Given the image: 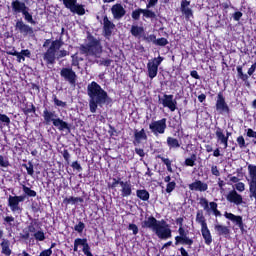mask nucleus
<instances>
[{"mask_svg": "<svg viewBox=\"0 0 256 256\" xmlns=\"http://www.w3.org/2000/svg\"><path fill=\"white\" fill-rule=\"evenodd\" d=\"M33 237L36 241H45V232H43V230H38L33 234Z\"/></svg>", "mask_w": 256, "mask_h": 256, "instance_id": "09e8293b", "label": "nucleus"}, {"mask_svg": "<svg viewBox=\"0 0 256 256\" xmlns=\"http://www.w3.org/2000/svg\"><path fill=\"white\" fill-rule=\"evenodd\" d=\"M111 13L113 15V19L119 21L125 17L127 10H125L121 3H116L111 7Z\"/></svg>", "mask_w": 256, "mask_h": 256, "instance_id": "412c9836", "label": "nucleus"}, {"mask_svg": "<svg viewBox=\"0 0 256 256\" xmlns=\"http://www.w3.org/2000/svg\"><path fill=\"white\" fill-rule=\"evenodd\" d=\"M22 191L25 197H37V192L32 190L30 187H27L26 185L22 186Z\"/></svg>", "mask_w": 256, "mask_h": 256, "instance_id": "58836bf2", "label": "nucleus"}, {"mask_svg": "<svg viewBox=\"0 0 256 256\" xmlns=\"http://www.w3.org/2000/svg\"><path fill=\"white\" fill-rule=\"evenodd\" d=\"M183 217H179L176 219V225H179V229H178V236H175V242L174 245H187L188 249H191V247L193 246V243H195V241L193 240V238H190L189 236H187V231H185V228L183 227Z\"/></svg>", "mask_w": 256, "mask_h": 256, "instance_id": "0eeeda50", "label": "nucleus"}, {"mask_svg": "<svg viewBox=\"0 0 256 256\" xmlns=\"http://www.w3.org/2000/svg\"><path fill=\"white\" fill-rule=\"evenodd\" d=\"M234 21H241V17H243V12L241 11H236L234 12V14L232 15Z\"/></svg>", "mask_w": 256, "mask_h": 256, "instance_id": "680f3d73", "label": "nucleus"}, {"mask_svg": "<svg viewBox=\"0 0 256 256\" xmlns=\"http://www.w3.org/2000/svg\"><path fill=\"white\" fill-rule=\"evenodd\" d=\"M121 197H131L133 194V186L129 182H121Z\"/></svg>", "mask_w": 256, "mask_h": 256, "instance_id": "cd10ccee", "label": "nucleus"}, {"mask_svg": "<svg viewBox=\"0 0 256 256\" xmlns=\"http://www.w3.org/2000/svg\"><path fill=\"white\" fill-rule=\"evenodd\" d=\"M226 200L228 203H233L234 205H242L243 204V196L238 194L236 190H231L226 195Z\"/></svg>", "mask_w": 256, "mask_h": 256, "instance_id": "5701e85b", "label": "nucleus"}, {"mask_svg": "<svg viewBox=\"0 0 256 256\" xmlns=\"http://www.w3.org/2000/svg\"><path fill=\"white\" fill-rule=\"evenodd\" d=\"M141 15L145 17V19H157V14L150 9H142V8H137L132 11L131 17L133 21H139L141 19Z\"/></svg>", "mask_w": 256, "mask_h": 256, "instance_id": "f8f14e48", "label": "nucleus"}, {"mask_svg": "<svg viewBox=\"0 0 256 256\" xmlns=\"http://www.w3.org/2000/svg\"><path fill=\"white\" fill-rule=\"evenodd\" d=\"M113 31H115V23L109 20V17L105 15L103 17V36L109 39V37L113 35Z\"/></svg>", "mask_w": 256, "mask_h": 256, "instance_id": "aec40b11", "label": "nucleus"}, {"mask_svg": "<svg viewBox=\"0 0 256 256\" xmlns=\"http://www.w3.org/2000/svg\"><path fill=\"white\" fill-rule=\"evenodd\" d=\"M62 3L66 9H69L71 13H76V15H85V6L83 4H78L77 0H62Z\"/></svg>", "mask_w": 256, "mask_h": 256, "instance_id": "9d476101", "label": "nucleus"}, {"mask_svg": "<svg viewBox=\"0 0 256 256\" xmlns=\"http://www.w3.org/2000/svg\"><path fill=\"white\" fill-rule=\"evenodd\" d=\"M141 141H147V133L145 132L144 128L141 130H134L133 145L137 147V145H141Z\"/></svg>", "mask_w": 256, "mask_h": 256, "instance_id": "a878e982", "label": "nucleus"}, {"mask_svg": "<svg viewBox=\"0 0 256 256\" xmlns=\"http://www.w3.org/2000/svg\"><path fill=\"white\" fill-rule=\"evenodd\" d=\"M196 223H198V225H201V228L207 227V219L203 214V210H198L196 212Z\"/></svg>", "mask_w": 256, "mask_h": 256, "instance_id": "f704fd0d", "label": "nucleus"}, {"mask_svg": "<svg viewBox=\"0 0 256 256\" xmlns=\"http://www.w3.org/2000/svg\"><path fill=\"white\" fill-rule=\"evenodd\" d=\"M159 3V0H148V3L146 4V9H151V7H155Z\"/></svg>", "mask_w": 256, "mask_h": 256, "instance_id": "69168bd1", "label": "nucleus"}, {"mask_svg": "<svg viewBox=\"0 0 256 256\" xmlns=\"http://www.w3.org/2000/svg\"><path fill=\"white\" fill-rule=\"evenodd\" d=\"M199 204L201 205V207H203L205 211H209V201L207 200V198H200Z\"/></svg>", "mask_w": 256, "mask_h": 256, "instance_id": "5fc2aeb1", "label": "nucleus"}, {"mask_svg": "<svg viewBox=\"0 0 256 256\" xmlns=\"http://www.w3.org/2000/svg\"><path fill=\"white\" fill-rule=\"evenodd\" d=\"M69 55V51L67 50H60L56 59H63V57H67Z\"/></svg>", "mask_w": 256, "mask_h": 256, "instance_id": "0e129e2a", "label": "nucleus"}, {"mask_svg": "<svg viewBox=\"0 0 256 256\" xmlns=\"http://www.w3.org/2000/svg\"><path fill=\"white\" fill-rule=\"evenodd\" d=\"M163 59L162 56H158L147 63V75L149 79H155V77H157V74L159 73V65L163 63Z\"/></svg>", "mask_w": 256, "mask_h": 256, "instance_id": "1a4fd4ad", "label": "nucleus"}, {"mask_svg": "<svg viewBox=\"0 0 256 256\" xmlns=\"http://www.w3.org/2000/svg\"><path fill=\"white\" fill-rule=\"evenodd\" d=\"M246 137H249L250 139H256V131L252 128H248L245 130Z\"/></svg>", "mask_w": 256, "mask_h": 256, "instance_id": "4d7b16f0", "label": "nucleus"}, {"mask_svg": "<svg viewBox=\"0 0 256 256\" xmlns=\"http://www.w3.org/2000/svg\"><path fill=\"white\" fill-rule=\"evenodd\" d=\"M155 45L157 47H166V45H169V40H167L165 37L158 38L156 39Z\"/></svg>", "mask_w": 256, "mask_h": 256, "instance_id": "a18cd8bd", "label": "nucleus"}, {"mask_svg": "<svg viewBox=\"0 0 256 256\" xmlns=\"http://www.w3.org/2000/svg\"><path fill=\"white\" fill-rule=\"evenodd\" d=\"M9 160L5 159L3 155H0V167H9Z\"/></svg>", "mask_w": 256, "mask_h": 256, "instance_id": "052dcab7", "label": "nucleus"}, {"mask_svg": "<svg viewBox=\"0 0 256 256\" xmlns=\"http://www.w3.org/2000/svg\"><path fill=\"white\" fill-rule=\"evenodd\" d=\"M215 135L217 137V140L221 143V145H224V148L227 149V147H229V142L227 140V137L223 133V129L221 127L216 128Z\"/></svg>", "mask_w": 256, "mask_h": 256, "instance_id": "c85d7f7f", "label": "nucleus"}, {"mask_svg": "<svg viewBox=\"0 0 256 256\" xmlns=\"http://www.w3.org/2000/svg\"><path fill=\"white\" fill-rule=\"evenodd\" d=\"M88 43L80 45V53L81 55H85V57H95L99 59L103 54V45L101 44V40L97 39L95 36L89 34L87 36Z\"/></svg>", "mask_w": 256, "mask_h": 256, "instance_id": "7ed1b4c3", "label": "nucleus"}, {"mask_svg": "<svg viewBox=\"0 0 256 256\" xmlns=\"http://www.w3.org/2000/svg\"><path fill=\"white\" fill-rule=\"evenodd\" d=\"M130 33L132 37H143L145 35V28L143 26L132 25Z\"/></svg>", "mask_w": 256, "mask_h": 256, "instance_id": "473e14b6", "label": "nucleus"}, {"mask_svg": "<svg viewBox=\"0 0 256 256\" xmlns=\"http://www.w3.org/2000/svg\"><path fill=\"white\" fill-rule=\"evenodd\" d=\"M0 247L2 248L1 253L6 256H11V242L8 239H2V242L0 243Z\"/></svg>", "mask_w": 256, "mask_h": 256, "instance_id": "2f4dec72", "label": "nucleus"}, {"mask_svg": "<svg viewBox=\"0 0 256 256\" xmlns=\"http://www.w3.org/2000/svg\"><path fill=\"white\" fill-rule=\"evenodd\" d=\"M83 201L84 200L81 197L70 196L69 198H65L63 203H65V205H76V203H83Z\"/></svg>", "mask_w": 256, "mask_h": 256, "instance_id": "c9c22d12", "label": "nucleus"}, {"mask_svg": "<svg viewBox=\"0 0 256 256\" xmlns=\"http://www.w3.org/2000/svg\"><path fill=\"white\" fill-rule=\"evenodd\" d=\"M72 169H74V171H78L79 173H81V171H83V167H81V164H79L78 161H74L71 164Z\"/></svg>", "mask_w": 256, "mask_h": 256, "instance_id": "13d9d810", "label": "nucleus"}, {"mask_svg": "<svg viewBox=\"0 0 256 256\" xmlns=\"http://www.w3.org/2000/svg\"><path fill=\"white\" fill-rule=\"evenodd\" d=\"M62 156H63V159L65 160V162L67 163V165H69V163L71 161V154H69V150L64 149L62 151Z\"/></svg>", "mask_w": 256, "mask_h": 256, "instance_id": "6e6d98bb", "label": "nucleus"}, {"mask_svg": "<svg viewBox=\"0 0 256 256\" xmlns=\"http://www.w3.org/2000/svg\"><path fill=\"white\" fill-rule=\"evenodd\" d=\"M36 112H37V108L33 103L30 104V107L23 109L24 115H29V113H36Z\"/></svg>", "mask_w": 256, "mask_h": 256, "instance_id": "8fccbe9b", "label": "nucleus"}, {"mask_svg": "<svg viewBox=\"0 0 256 256\" xmlns=\"http://www.w3.org/2000/svg\"><path fill=\"white\" fill-rule=\"evenodd\" d=\"M0 123H4V127L11 125V118L7 114H0Z\"/></svg>", "mask_w": 256, "mask_h": 256, "instance_id": "c03bdc74", "label": "nucleus"}, {"mask_svg": "<svg viewBox=\"0 0 256 256\" xmlns=\"http://www.w3.org/2000/svg\"><path fill=\"white\" fill-rule=\"evenodd\" d=\"M191 1L182 0L180 3V11L182 15L185 17L186 21H191V19H195L193 14V9H191Z\"/></svg>", "mask_w": 256, "mask_h": 256, "instance_id": "a211bd4d", "label": "nucleus"}, {"mask_svg": "<svg viewBox=\"0 0 256 256\" xmlns=\"http://www.w3.org/2000/svg\"><path fill=\"white\" fill-rule=\"evenodd\" d=\"M211 173H212V175H214V177H220L221 176V172L219 171V168L217 167V165H212L211 166Z\"/></svg>", "mask_w": 256, "mask_h": 256, "instance_id": "bf43d9fd", "label": "nucleus"}, {"mask_svg": "<svg viewBox=\"0 0 256 256\" xmlns=\"http://www.w3.org/2000/svg\"><path fill=\"white\" fill-rule=\"evenodd\" d=\"M236 143H238L240 149H246V147L249 146V144L245 142V137H243V135L237 137Z\"/></svg>", "mask_w": 256, "mask_h": 256, "instance_id": "37998d69", "label": "nucleus"}, {"mask_svg": "<svg viewBox=\"0 0 256 256\" xmlns=\"http://www.w3.org/2000/svg\"><path fill=\"white\" fill-rule=\"evenodd\" d=\"M224 217L235 223L239 227L240 231H245V224L243 223L242 216H237L233 213L225 212Z\"/></svg>", "mask_w": 256, "mask_h": 256, "instance_id": "b1692460", "label": "nucleus"}, {"mask_svg": "<svg viewBox=\"0 0 256 256\" xmlns=\"http://www.w3.org/2000/svg\"><path fill=\"white\" fill-rule=\"evenodd\" d=\"M143 37V41H145L146 43H153V45H155L156 41H157V36L155 34H150V35H142Z\"/></svg>", "mask_w": 256, "mask_h": 256, "instance_id": "79ce46f5", "label": "nucleus"}, {"mask_svg": "<svg viewBox=\"0 0 256 256\" xmlns=\"http://www.w3.org/2000/svg\"><path fill=\"white\" fill-rule=\"evenodd\" d=\"M202 237L204 239L205 245H211L213 243V236L211 235V230H209V226L201 228Z\"/></svg>", "mask_w": 256, "mask_h": 256, "instance_id": "7c9ffc66", "label": "nucleus"}, {"mask_svg": "<svg viewBox=\"0 0 256 256\" xmlns=\"http://www.w3.org/2000/svg\"><path fill=\"white\" fill-rule=\"evenodd\" d=\"M52 98H53L54 105H56V107H63V108L67 107V102H63L62 100H59L57 98V95L53 94Z\"/></svg>", "mask_w": 256, "mask_h": 256, "instance_id": "49530a36", "label": "nucleus"}, {"mask_svg": "<svg viewBox=\"0 0 256 256\" xmlns=\"http://www.w3.org/2000/svg\"><path fill=\"white\" fill-rule=\"evenodd\" d=\"M136 197L140 199V201L147 202L151 198V194L147 189H138L136 190Z\"/></svg>", "mask_w": 256, "mask_h": 256, "instance_id": "72a5a7b5", "label": "nucleus"}, {"mask_svg": "<svg viewBox=\"0 0 256 256\" xmlns=\"http://www.w3.org/2000/svg\"><path fill=\"white\" fill-rule=\"evenodd\" d=\"M195 161H197V154H191L190 158H186L184 165L186 167H195Z\"/></svg>", "mask_w": 256, "mask_h": 256, "instance_id": "ea45409f", "label": "nucleus"}, {"mask_svg": "<svg viewBox=\"0 0 256 256\" xmlns=\"http://www.w3.org/2000/svg\"><path fill=\"white\" fill-rule=\"evenodd\" d=\"M53 255V250H51V248H48L46 250H43L42 252H40L39 256H51Z\"/></svg>", "mask_w": 256, "mask_h": 256, "instance_id": "774afa93", "label": "nucleus"}, {"mask_svg": "<svg viewBox=\"0 0 256 256\" xmlns=\"http://www.w3.org/2000/svg\"><path fill=\"white\" fill-rule=\"evenodd\" d=\"M128 231H132L133 235H138L139 227L137 226V224L130 223L128 225Z\"/></svg>", "mask_w": 256, "mask_h": 256, "instance_id": "864d4df0", "label": "nucleus"}, {"mask_svg": "<svg viewBox=\"0 0 256 256\" xmlns=\"http://www.w3.org/2000/svg\"><path fill=\"white\" fill-rule=\"evenodd\" d=\"M64 42L63 39L60 37L58 40H54L51 42L50 47L44 52L43 59L46 65H55L57 61V52L61 47H63Z\"/></svg>", "mask_w": 256, "mask_h": 256, "instance_id": "423d86ee", "label": "nucleus"}, {"mask_svg": "<svg viewBox=\"0 0 256 256\" xmlns=\"http://www.w3.org/2000/svg\"><path fill=\"white\" fill-rule=\"evenodd\" d=\"M42 117L45 125H51L52 123L54 127L58 128V131H68V133H71V124L59 118L55 111H50L49 109L45 108L43 110Z\"/></svg>", "mask_w": 256, "mask_h": 256, "instance_id": "20e7f679", "label": "nucleus"}, {"mask_svg": "<svg viewBox=\"0 0 256 256\" xmlns=\"http://www.w3.org/2000/svg\"><path fill=\"white\" fill-rule=\"evenodd\" d=\"M60 77L69 83V85H75L77 83V73L72 67H63L60 70Z\"/></svg>", "mask_w": 256, "mask_h": 256, "instance_id": "ddd939ff", "label": "nucleus"}, {"mask_svg": "<svg viewBox=\"0 0 256 256\" xmlns=\"http://www.w3.org/2000/svg\"><path fill=\"white\" fill-rule=\"evenodd\" d=\"M236 190L243 193L245 191V184L243 182L236 183Z\"/></svg>", "mask_w": 256, "mask_h": 256, "instance_id": "338daca9", "label": "nucleus"}, {"mask_svg": "<svg viewBox=\"0 0 256 256\" xmlns=\"http://www.w3.org/2000/svg\"><path fill=\"white\" fill-rule=\"evenodd\" d=\"M26 199L25 195H19V196H9L8 197V207H10L12 213H21L23 211V208L19 206V203H23Z\"/></svg>", "mask_w": 256, "mask_h": 256, "instance_id": "4468645a", "label": "nucleus"}, {"mask_svg": "<svg viewBox=\"0 0 256 256\" xmlns=\"http://www.w3.org/2000/svg\"><path fill=\"white\" fill-rule=\"evenodd\" d=\"M163 225H167V222L165 220L159 221L154 216H149L141 224L142 229H152L154 233L157 235L158 239H162V240L171 239L172 237L171 228Z\"/></svg>", "mask_w": 256, "mask_h": 256, "instance_id": "f03ea898", "label": "nucleus"}, {"mask_svg": "<svg viewBox=\"0 0 256 256\" xmlns=\"http://www.w3.org/2000/svg\"><path fill=\"white\" fill-rule=\"evenodd\" d=\"M214 230L216 231V233L219 237L227 238V237H229V235H231V230L229 229V227L221 225V224H215Z\"/></svg>", "mask_w": 256, "mask_h": 256, "instance_id": "bb28decb", "label": "nucleus"}, {"mask_svg": "<svg viewBox=\"0 0 256 256\" xmlns=\"http://www.w3.org/2000/svg\"><path fill=\"white\" fill-rule=\"evenodd\" d=\"M158 102L172 112L177 109V100L173 99L172 94H164L162 98L159 97Z\"/></svg>", "mask_w": 256, "mask_h": 256, "instance_id": "f3484780", "label": "nucleus"}, {"mask_svg": "<svg viewBox=\"0 0 256 256\" xmlns=\"http://www.w3.org/2000/svg\"><path fill=\"white\" fill-rule=\"evenodd\" d=\"M166 144L170 151L179 149L181 147V142L179 141V139L171 136L167 137Z\"/></svg>", "mask_w": 256, "mask_h": 256, "instance_id": "c756f323", "label": "nucleus"}, {"mask_svg": "<svg viewBox=\"0 0 256 256\" xmlns=\"http://www.w3.org/2000/svg\"><path fill=\"white\" fill-rule=\"evenodd\" d=\"M215 109L220 115H231V108L227 104L223 91L218 92L216 96Z\"/></svg>", "mask_w": 256, "mask_h": 256, "instance_id": "6e6552de", "label": "nucleus"}, {"mask_svg": "<svg viewBox=\"0 0 256 256\" xmlns=\"http://www.w3.org/2000/svg\"><path fill=\"white\" fill-rule=\"evenodd\" d=\"M175 187H177V182L175 181L169 182L166 185V193H173V191H175Z\"/></svg>", "mask_w": 256, "mask_h": 256, "instance_id": "3c124183", "label": "nucleus"}, {"mask_svg": "<svg viewBox=\"0 0 256 256\" xmlns=\"http://www.w3.org/2000/svg\"><path fill=\"white\" fill-rule=\"evenodd\" d=\"M157 158H158V159H161L162 163H164V165H166L167 171H168L169 173H173V167H172V161H171V159L165 158V157H163V156H161V155H158Z\"/></svg>", "mask_w": 256, "mask_h": 256, "instance_id": "4c0bfd02", "label": "nucleus"}, {"mask_svg": "<svg viewBox=\"0 0 256 256\" xmlns=\"http://www.w3.org/2000/svg\"><path fill=\"white\" fill-rule=\"evenodd\" d=\"M11 9L13 15H19L21 13L26 23H30V25H37V21L33 19V13H31V9L27 4H25V2L21 0H13L11 2Z\"/></svg>", "mask_w": 256, "mask_h": 256, "instance_id": "39448f33", "label": "nucleus"}, {"mask_svg": "<svg viewBox=\"0 0 256 256\" xmlns=\"http://www.w3.org/2000/svg\"><path fill=\"white\" fill-rule=\"evenodd\" d=\"M12 54H14V57H17L18 63H21V61H25V56H23V54H21V52H14Z\"/></svg>", "mask_w": 256, "mask_h": 256, "instance_id": "e2e57ef3", "label": "nucleus"}, {"mask_svg": "<svg viewBox=\"0 0 256 256\" xmlns=\"http://www.w3.org/2000/svg\"><path fill=\"white\" fill-rule=\"evenodd\" d=\"M149 129L155 135H163V133H165V130L167 129V118L153 121L149 124Z\"/></svg>", "mask_w": 256, "mask_h": 256, "instance_id": "dca6fc26", "label": "nucleus"}, {"mask_svg": "<svg viewBox=\"0 0 256 256\" xmlns=\"http://www.w3.org/2000/svg\"><path fill=\"white\" fill-rule=\"evenodd\" d=\"M22 167H25L27 174L30 175V177H33L35 175L33 162L29 161L27 164H22Z\"/></svg>", "mask_w": 256, "mask_h": 256, "instance_id": "a19ab883", "label": "nucleus"}, {"mask_svg": "<svg viewBox=\"0 0 256 256\" xmlns=\"http://www.w3.org/2000/svg\"><path fill=\"white\" fill-rule=\"evenodd\" d=\"M3 225H5V227H8L9 229H13V227H15V217L11 215L4 217Z\"/></svg>", "mask_w": 256, "mask_h": 256, "instance_id": "e433bc0d", "label": "nucleus"}, {"mask_svg": "<svg viewBox=\"0 0 256 256\" xmlns=\"http://www.w3.org/2000/svg\"><path fill=\"white\" fill-rule=\"evenodd\" d=\"M15 29L16 31H19L21 35H24V37H27V35H33V33H35L33 27L25 24L23 18H20L16 21Z\"/></svg>", "mask_w": 256, "mask_h": 256, "instance_id": "6ab92c4d", "label": "nucleus"}, {"mask_svg": "<svg viewBox=\"0 0 256 256\" xmlns=\"http://www.w3.org/2000/svg\"><path fill=\"white\" fill-rule=\"evenodd\" d=\"M112 183L108 184L109 189H116L117 185L121 186V183H124V181L121 180V177L113 178Z\"/></svg>", "mask_w": 256, "mask_h": 256, "instance_id": "de8ad7c7", "label": "nucleus"}, {"mask_svg": "<svg viewBox=\"0 0 256 256\" xmlns=\"http://www.w3.org/2000/svg\"><path fill=\"white\" fill-rule=\"evenodd\" d=\"M79 247H82L83 253H87V251L91 250V246H89V242L87 241V238H76L74 240V247H73L74 253H77V251H79Z\"/></svg>", "mask_w": 256, "mask_h": 256, "instance_id": "4be33fe9", "label": "nucleus"}, {"mask_svg": "<svg viewBox=\"0 0 256 256\" xmlns=\"http://www.w3.org/2000/svg\"><path fill=\"white\" fill-rule=\"evenodd\" d=\"M190 191H199L200 193H205L209 189V185L201 180H195L188 185Z\"/></svg>", "mask_w": 256, "mask_h": 256, "instance_id": "393cba45", "label": "nucleus"}, {"mask_svg": "<svg viewBox=\"0 0 256 256\" xmlns=\"http://www.w3.org/2000/svg\"><path fill=\"white\" fill-rule=\"evenodd\" d=\"M36 227H39V219L31 218L29 225L22 230V233H20V239L28 241V239L31 237V233H37Z\"/></svg>", "mask_w": 256, "mask_h": 256, "instance_id": "2eb2a0df", "label": "nucleus"}, {"mask_svg": "<svg viewBox=\"0 0 256 256\" xmlns=\"http://www.w3.org/2000/svg\"><path fill=\"white\" fill-rule=\"evenodd\" d=\"M84 229L85 223H83L82 221H79L78 224L74 226V231H76L77 233H83Z\"/></svg>", "mask_w": 256, "mask_h": 256, "instance_id": "603ef678", "label": "nucleus"}, {"mask_svg": "<svg viewBox=\"0 0 256 256\" xmlns=\"http://www.w3.org/2000/svg\"><path fill=\"white\" fill-rule=\"evenodd\" d=\"M248 173L250 179H248L250 197L256 199V166L253 164L248 165Z\"/></svg>", "mask_w": 256, "mask_h": 256, "instance_id": "9b49d317", "label": "nucleus"}, {"mask_svg": "<svg viewBox=\"0 0 256 256\" xmlns=\"http://www.w3.org/2000/svg\"><path fill=\"white\" fill-rule=\"evenodd\" d=\"M87 95L89 97L90 113H97L98 107H103V105L113 103V99L109 97L107 91H105V89H103L101 85L95 81L88 84Z\"/></svg>", "mask_w": 256, "mask_h": 256, "instance_id": "f257e3e1", "label": "nucleus"}]
</instances>
